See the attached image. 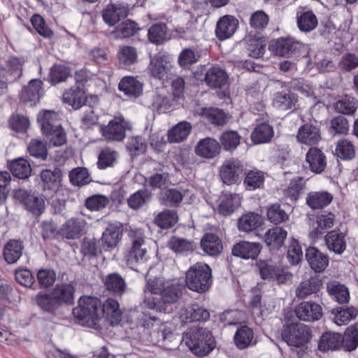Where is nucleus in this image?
I'll return each mask as SVG.
<instances>
[{
    "label": "nucleus",
    "mask_w": 358,
    "mask_h": 358,
    "mask_svg": "<svg viewBox=\"0 0 358 358\" xmlns=\"http://www.w3.org/2000/svg\"><path fill=\"white\" fill-rule=\"evenodd\" d=\"M186 343L198 356H206L215 348V340L211 333L201 327H192L187 334Z\"/></svg>",
    "instance_id": "obj_1"
},
{
    "label": "nucleus",
    "mask_w": 358,
    "mask_h": 358,
    "mask_svg": "<svg viewBox=\"0 0 358 358\" xmlns=\"http://www.w3.org/2000/svg\"><path fill=\"white\" fill-rule=\"evenodd\" d=\"M141 325L145 329H152L150 332V341L154 345H162L166 348H171V343L176 339L171 327L162 324L155 317L145 315Z\"/></svg>",
    "instance_id": "obj_2"
},
{
    "label": "nucleus",
    "mask_w": 358,
    "mask_h": 358,
    "mask_svg": "<svg viewBox=\"0 0 358 358\" xmlns=\"http://www.w3.org/2000/svg\"><path fill=\"white\" fill-rule=\"evenodd\" d=\"M100 301L96 297L83 296L78 301L77 307L73 309V316L82 323L88 326L95 324L94 321L101 318Z\"/></svg>",
    "instance_id": "obj_3"
},
{
    "label": "nucleus",
    "mask_w": 358,
    "mask_h": 358,
    "mask_svg": "<svg viewBox=\"0 0 358 358\" xmlns=\"http://www.w3.org/2000/svg\"><path fill=\"white\" fill-rule=\"evenodd\" d=\"M281 336L289 345L299 348L310 341L311 331L303 324H291L282 330Z\"/></svg>",
    "instance_id": "obj_4"
},
{
    "label": "nucleus",
    "mask_w": 358,
    "mask_h": 358,
    "mask_svg": "<svg viewBox=\"0 0 358 358\" xmlns=\"http://www.w3.org/2000/svg\"><path fill=\"white\" fill-rule=\"evenodd\" d=\"M129 236L131 241V247L127 257L128 263L134 265L136 263L143 262L146 259L145 255L147 253L143 231L141 229H131Z\"/></svg>",
    "instance_id": "obj_5"
},
{
    "label": "nucleus",
    "mask_w": 358,
    "mask_h": 358,
    "mask_svg": "<svg viewBox=\"0 0 358 358\" xmlns=\"http://www.w3.org/2000/svg\"><path fill=\"white\" fill-rule=\"evenodd\" d=\"M172 69V62L165 52H159L150 57L148 70L152 77L164 80L169 78Z\"/></svg>",
    "instance_id": "obj_6"
},
{
    "label": "nucleus",
    "mask_w": 358,
    "mask_h": 358,
    "mask_svg": "<svg viewBox=\"0 0 358 358\" xmlns=\"http://www.w3.org/2000/svg\"><path fill=\"white\" fill-rule=\"evenodd\" d=\"M211 278V270H187L185 282L189 289L202 293L210 288Z\"/></svg>",
    "instance_id": "obj_7"
},
{
    "label": "nucleus",
    "mask_w": 358,
    "mask_h": 358,
    "mask_svg": "<svg viewBox=\"0 0 358 358\" xmlns=\"http://www.w3.org/2000/svg\"><path fill=\"white\" fill-rule=\"evenodd\" d=\"M15 198L22 203L24 208L34 215H40L45 210V201L35 192L19 189L15 192Z\"/></svg>",
    "instance_id": "obj_8"
},
{
    "label": "nucleus",
    "mask_w": 358,
    "mask_h": 358,
    "mask_svg": "<svg viewBox=\"0 0 358 358\" xmlns=\"http://www.w3.org/2000/svg\"><path fill=\"white\" fill-rule=\"evenodd\" d=\"M243 172V166L237 159L226 160L221 166L220 176L224 183L235 184L241 180Z\"/></svg>",
    "instance_id": "obj_9"
},
{
    "label": "nucleus",
    "mask_w": 358,
    "mask_h": 358,
    "mask_svg": "<svg viewBox=\"0 0 358 358\" xmlns=\"http://www.w3.org/2000/svg\"><path fill=\"white\" fill-rule=\"evenodd\" d=\"M303 44L292 37L280 38L271 41L268 50L276 55L286 56L296 54L302 48Z\"/></svg>",
    "instance_id": "obj_10"
},
{
    "label": "nucleus",
    "mask_w": 358,
    "mask_h": 358,
    "mask_svg": "<svg viewBox=\"0 0 358 358\" xmlns=\"http://www.w3.org/2000/svg\"><path fill=\"white\" fill-rule=\"evenodd\" d=\"M86 224L84 219L73 217L61 226L57 234L62 239L77 240L84 234Z\"/></svg>",
    "instance_id": "obj_11"
},
{
    "label": "nucleus",
    "mask_w": 358,
    "mask_h": 358,
    "mask_svg": "<svg viewBox=\"0 0 358 358\" xmlns=\"http://www.w3.org/2000/svg\"><path fill=\"white\" fill-rule=\"evenodd\" d=\"M128 123L122 117H115L108 125L102 127L101 131L102 136L108 141H122L126 136V129Z\"/></svg>",
    "instance_id": "obj_12"
},
{
    "label": "nucleus",
    "mask_w": 358,
    "mask_h": 358,
    "mask_svg": "<svg viewBox=\"0 0 358 358\" xmlns=\"http://www.w3.org/2000/svg\"><path fill=\"white\" fill-rule=\"evenodd\" d=\"M129 13V8L127 3L117 1L108 4L103 10L102 17L107 24L114 26L122 19L127 17Z\"/></svg>",
    "instance_id": "obj_13"
},
{
    "label": "nucleus",
    "mask_w": 358,
    "mask_h": 358,
    "mask_svg": "<svg viewBox=\"0 0 358 358\" xmlns=\"http://www.w3.org/2000/svg\"><path fill=\"white\" fill-rule=\"evenodd\" d=\"M295 312L297 317L305 322L317 321L323 315L321 306L312 301L300 303L296 306Z\"/></svg>",
    "instance_id": "obj_14"
},
{
    "label": "nucleus",
    "mask_w": 358,
    "mask_h": 358,
    "mask_svg": "<svg viewBox=\"0 0 358 358\" xmlns=\"http://www.w3.org/2000/svg\"><path fill=\"white\" fill-rule=\"evenodd\" d=\"M238 26V20L229 15L220 17L217 22L215 35L220 41L229 38L234 35Z\"/></svg>",
    "instance_id": "obj_15"
},
{
    "label": "nucleus",
    "mask_w": 358,
    "mask_h": 358,
    "mask_svg": "<svg viewBox=\"0 0 358 358\" xmlns=\"http://www.w3.org/2000/svg\"><path fill=\"white\" fill-rule=\"evenodd\" d=\"M306 162L309 169L315 173H322L327 167V157L317 147H311L306 155Z\"/></svg>",
    "instance_id": "obj_16"
},
{
    "label": "nucleus",
    "mask_w": 358,
    "mask_h": 358,
    "mask_svg": "<svg viewBox=\"0 0 358 358\" xmlns=\"http://www.w3.org/2000/svg\"><path fill=\"white\" fill-rule=\"evenodd\" d=\"M99 313L101 318L104 316L112 325L118 324L122 320V313L115 299L109 298L102 305L100 303Z\"/></svg>",
    "instance_id": "obj_17"
},
{
    "label": "nucleus",
    "mask_w": 358,
    "mask_h": 358,
    "mask_svg": "<svg viewBox=\"0 0 358 358\" xmlns=\"http://www.w3.org/2000/svg\"><path fill=\"white\" fill-rule=\"evenodd\" d=\"M221 145L218 141L212 138L201 139L195 146V153L206 159H213L220 152Z\"/></svg>",
    "instance_id": "obj_18"
},
{
    "label": "nucleus",
    "mask_w": 358,
    "mask_h": 358,
    "mask_svg": "<svg viewBox=\"0 0 358 358\" xmlns=\"http://www.w3.org/2000/svg\"><path fill=\"white\" fill-rule=\"evenodd\" d=\"M204 81L211 88L221 89L227 84L228 75L223 69L212 66L206 71Z\"/></svg>",
    "instance_id": "obj_19"
},
{
    "label": "nucleus",
    "mask_w": 358,
    "mask_h": 358,
    "mask_svg": "<svg viewBox=\"0 0 358 358\" xmlns=\"http://www.w3.org/2000/svg\"><path fill=\"white\" fill-rule=\"evenodd\" d=\"M184 286L178 281H166L161 294V299L164 304L168 305L171 310V304L176 303L182 296Z\"/></svg>",
    "instance_id": "obj_20"
},
{
    "label": "nucleus",
    "mask_w": 358,
    "mask_h": 358,
    "mask_svg": "<svg viewBox=\"0 0 358 358\" xmlns=\"http://www.w3.org/2000/svg\"><path fill=\"white\" fill-rule=\"evenodd\" d=\"M320 129L311 124H305L301 126L297 133L298 141L303 144L313 145L318 143L321 140Z\"/></svg>",
    "instance_id": "obj_21"
},
{
    "label": "nucleus",
    "mask_w": 358,
    "mask_h": 358,
    "mask_svg": "<svg viewBox=\"0 0 358 358\" xmlns=\"http://www.w3.org/2000/svg\"><path fill=\"white\" fill-rule=\"evenodd\" d=\"M59 114L55 110H45L38 115V121L43 133H50L61 126Z\"/></svg>",
    "instance_id": "obj_22"
},
{
    "label": "nucleus",
    "mask_w": 358,
    "mask_h": 358,
    "mask_svg": "<svg viewBox=\"0 0 358 358\" xmlns=\"http://www.w3.org/2000/svg\"><path fill=\"white\" fill-rule=\"evenodd\" d=\"M261 244L242 241L235 245L232 248V254L243 259H255L261 251Z\"/></svg>",
    "instance_id": "obj_23"
},
{
    "label": "nucleus",
    "mask_w": 358,
    "mask_h": 358,
    "mask_svg": "<svg viewBox=\"0 0 358 358\" xmlns=\"http://www.w3.org/2000/svg\"><path fill=\"white\" fill-rule=\"evenodd\" d=\"M121 237V229L115 225H109L100 239L102 249L106 251L113 250L117 245Z\"/></svg>",
    "instance_id": "obj_24"
},
{
    "label": "nucleus",
    "mask_w": 358,
    "mask_h": 358,
    "mask_svg": "<svg viewBox=\"0 0 358 358\" xmlns=\"http://www.w3.org/2000/svg\"><path fill=\"white\" fill-rule=\"evenodd\" d=\"M118 88L126 96L131 98L139 96L143 92V85L134 76H125L119 83Z\"/></svg>",
    "instance_id": "obj_25"
},
{
    "label": "nucleus",
    "mask_w": 358,
    "mask_h": 358,
    "mask_svg": "<svg viewBox=\"0 0 358 358\" xmlns=\"http://www.w3.org/2000/svg\"><path fill=\"white\" fill-rule=\"evenodd\" d=\"M325 243L329 250L342 254L346 248L345 234L338 230H332L325 236Z\"/></svg>",
    "instance_id": "obj_26"
},
{
    "label": "nucleus",
    "mask_w": 358,
    "mask_h": 358,
    "mask_svg": "<svg viewBox=\"0 0 358 358\" xmlns=\"http://www.w3.org/2000/svg\"><path fill=\"white\" fill-rule=\"evenodd\" d=\"M240 206L241 198L238 194L225 192L220 196L218 211L220 214L227 216L231 214Z\"/></svg>",
    "instance_id": "obj_27"
},
{
    "label": "nucleus",
    "mask_w": 358,
    "mask_h": 358,
    "mask_svg": "<svg viewBox=\"0 0 358 358\" xmlns=\"http://www.w3.org/2000/svg\"><path fill=\"white\" fill-rule=\"evenodd\" d=\"M333 200V196L327 191L310 192L306 197L307 205L313 210L327 206Z\"/></svg>",
    "instance_id": "obj_28"
},
{
    "label": "nucleus",
    "mask_w": 358,
    "mask_h": 358,
    "mask_svg": "<svg viewBox=\"0 0 358 358\" xmlns=\"http://www.w3.org/2000/svg\"><path fill=\"white\" fill-rule=\"evenodd\" d=\"M41 90L42 82L39 80H32L22 90L20 99L24 102L36 103L40 99Z\"/></svg>",
    "instance_id": "obj_29"
},
{
    "label": "nucleus",
    "mask_w": 358,
    "mask_h": 358,
    "mask_svg": "<svg viewBox=\"0 0 358 358\" xmlns=\"http://www.w3.org/2000/svg\"><path fill=\"white\" fill-rule=\"evenodd\" d=\"M245 43L250 57L259 58L263 56L266 45L263 38L250 35L245 38Z\"/></svg>",
    "instance_id": "obj_30"
},
{
    "label": "nucleus",
    "mask_w": 358,
    "mask_h": 358,
    "mask_svg": "<svg viewBox=\"0 0 358 358\" xmlns=\"http://www.w3.org/2000/svg\"><path fill=\"white\" fill-rule=\"evenodd\" d=\"M201 246L203 250L210 256L221 253L223 246L221 239L215 234L208 233L202 238Z\"/></svg>",
    "instance_id": "obj_31"
},
{
    "label": "nucleus",
    "mask_w": 358,
    "mask_h": 358,
    "mask_svg": "<svg viewBox=\"0 0 358 358\" xmlns=\"http://www.w3.org/2000/svg\"><path fill=\"white\" fill-rule=\"evenodd\" d=\"M85 101V92L80 86L73 87L63 94V101L71 106L74 109L81 108Z\"/></svg>",
    "instance_id": "obj_32"
},
{
    "label": "nucleus",
    "mask_w": 358,
    "mask_h": 358,
    "mask_svg": "<svg viewBox=\"0 0 358 358\" xmlns=\"http://www.w3.org/2000/svg\"><path fill=\"white\" fill-rule=\"evenodd\" d=\"M343 343V336L338 333L326 332L321 336L318 348L321 351L336 350Z\"/></svg>",
    "instance_id": "obj_33"
},
{
    "label": "nucleus",
    "mask_w": 358,
    "mask_h": 358,
    "mask_svg": "<svg viewBox=\"0 0 358 358\" xmlns=\"http://www.w3.org/2000/svg\"><path fill=\"white\" fill-rule=\"evenodd\" d=\"M204 120L216 126H222L226 123V114L217 108H201L197 111Z\"/></svg>",
    "instance_id": "obj_34"
},
{
    "label": "nucleus",
    "mask_w": 358,
    "mask_h": 358,
    "mask_svg": "<svg viewBox=\"0 0 358 358\" xmlns=\"http://www.w3.org/2000/svg\"><path fill=\"white\" fill-rule=\"evenodd\" d=\"M296 102V96L291 92H276L273 99V106L280 110H294Z\"/></svg>",
    "instance_id": "obj_35"
},
{
    "label": "nucleus",
    "mask_w": 358,
    "mask_h": 358,
    "mask_svg": "<svg viewBox=\"0 0 358 358\" xmlns=\"http://www.w3.org/2000/svg\"><path fill=\"white\" fill-rule=\"evenodd\" d=\"M287 233L282 227H275L266 231L264 241L271 249H278L283 244Z\"/></svg>",
    "instance_id": "obj_36"
},
{
    "label": "nucleus",
    "mask_w": 358,
    "mask_h": 358,
    "mask_svg": "<svg viewBox=\"0 0 358 358\" xmlns=\"http://www.w3.org/2000/svg\"><path fill=\"white\" fill-rule=\"evenodd\" d=\"M184 194L176 188H170L162 190L159 199L161 204L166 207H177L182 201Z\"/></svg>",
    "instance_id": "obj_37"
},
{
    "label": "nucleus",
    "mask_w": 358,
    "mask_h": 358,
    "mask_svg": "<svg viewBox=\"0 0 358 358\" xmlns=\"http://www.w3.org/2000/svg\"><path fill=\"white\" fill-rule=\"evenodd\" d=\"M52 292L58 302H59L61 306L63 305H69L73 303L75 289L71 285H57Z\"/></svg>",
    "instance_id": "obj_38"
},
{
    "label": "nucleus",
    "mask_w": 358,
    "mask_h": 358,
    "mask_svg": "<svg viewBox=\"0 0 358 358\" xmlns=\"http://www.w3.org/2000/svg\"><path fill=\"white\" fill-rule=\"evenodd\" d=\"M327 289L328 293L334 296L338 303L342 304L349 301L350 292L345 285L337 281H331L327 283Z\"/></svg>",
    "instance_id": "obj_39"
},
{
    "label": "nucleus",
    "mask_w": 358,
    "mask_h": 358,
    "mask_svg": "<svg viewBox=\"0 0 358 358\" xmlns=\"http://www.w3.org/2000/svg\"><path fill=\"white\" fill-rule=\"evenodd\" d=\"M191 130L190 123L180 122L169 131L168 140L170 143H180L188 136Z\"/></svg>",
    "instance_id": "obj_40"
},
{
    "label": "nucleus",
    "mask_w": 358,
    "mask_h": 358,
    "mask_svg": "<svg viewBox=\"0 0 358 358\" xmlns=\"http://www.w3.org/2000/svg\"><path fill=\"white\" fill-rule=\"evenodd\" d=\"M262 223V217L257 213L250 212L239 218L238 226L239 230L250 232L260 227Z\"/></svg>",
    "instance_id": "obj_41"
},
{
    "label": "nucleus",
    "mask_w": 358,
    "mask_h": 358,
    "mask_svg": "<svg viewBox=\"0 0 358 358\" xmlns=\"http://www.w3.org/2000/svg\"><path fill=\"white\" fill-rule=\"evenodd\" d=\"M321 285V282L317 278H310L302 281L296 289V296L299 299H305L317 292Z\"/></svg>",
    "instance_id": "obj_42"
},
{
    "label": "nucleus",
    "mask_w": 358,
    "mask_h": 358,
    "mask_svg": "<svg viewBox=\"0 0 358 358\" xmlns=\"http://www.w3.org/2000/svg\"><path fill=\"white\" fill-rule=\"evenodd\" d=\"M306 257L310 268H325L329 264L328 257L315 248L307 249Z\"/></svg>",
    "instance_id": "obj_43"
},
{
    "label": "nucleus",
    "mask_w": 358,
    "mask_h": 358,
    "mask_svg": "<svg viewBox=\"0 0 358 358\" xmlns=\"http://www.w3.org/2000/svg\"><path fill=\"white\" fill-rule=\"evenodd\" d=\"M36 302L42 310L48 313H54L61 307L52 291L49 294L41 292L38 294L36 296Z\"/></svg>",
    "instance_id": "obj_44"
},
{
    "label": "nucleus",
    "mask_w": 358,
    "mask_h": 358,
    "mask_svg": "<svg viewBox=\"0 0 358 358\" xmlns=\"http://www.w3.org/2000/svg\"><path fill=\"white\" fill-rule=\"evenodd\" d=\"M152 194L146 189H139L127 199V204L132 210H138L151 200Z\"/></svg>",
    "instance_id": "obj_45"
},
{
    "label": "nucleus",
    "mask_w": 358,
    "mask_h": 358,
    "mask_svg": "<svg viewBox=\"0 0 358 358\" xmlns=\"http://www.w3.org/2000/svg\"><path fill=\"white\" fill-rule=\"evenodd\" d=\"M253 338V330L248 326H241L235 334L234 342L238 349L243 350L252 344Z\"/></svg>",
    "instance_id": "obj_46"
},
{
    "label": "nucleus",
    "mask_w": 358,
    "mask_h": 358,
    "mask_svg": "<svg viewBox=\"0 0 358 358\" xmlns=\"http://www.w3.org/2000/svg\"><path fill=\"white\" fill-rule=\"evenodd\" d=\"M23 245L21 241L10 240L3 250V257L8 264L15 263L22 255Z\"/></svg>",
    "instance_id": "obj_47"
},
{
    "label": "nucleus",
    "mask_w": 358,
    "mask_h": 358,
    "mask_svg": "<svg viewBox=\"0 0 358 358\" xmlns=\"http://www.w3.org/2000/svg\"><path fill=\"white\" fill-rule=\"evenodd\" d=\"M335 215L330 212H322L317 217V227L310 232L312 238H316L323 234V230L331 228L334 225Z\"/></svg>",
    "instance_id": "obj_48"
},
{
    "label": "nucleus",
    "mask_w": 358,
    "mask_h": 358,
    "mask_svg": "<svg viewBox=\"0 0 358 358\" xmlns=\"http://www.w3.org/2000/svg\"><path fill=\"white\" fill-rule=\"evenodd\" d=\"M273 127L266 123L259 124L251 134V140L255 144L267 143L273 136Z\"/></svg>",
    "instance_id": "obj_49"
},
{
    "label": "nucleus",
    "mask_w": 358,
    "mask_h": 358,
    "mask_svg": "<svg viewBox=\"0 0 358 358\" xmlns=\"http://www.w3.org/2000/svg\"><path fill=\"white\" fill-rule=\"evenodd\" d=\"M118 158V152L111 148L106 147L103 148L99 155L97 160V167L99 169H106L113 167Z\"/></svg>",
    "instance_id": "obj_50"
},
{
    "label": "nucleus",
    "mask_w": 358,
    "mask_h": 358,
    "mask_svg": "<svg viewBox=\"0 0 358 358\" xmlns=\"http://www.w3.org/2000/svg\"><path fill=\"white\" fill-rule=\"evenodd\" d=\"M331 313L334 315V322L341 326L355 319L358 315V310L355 307L337 308H334Z\"/></svg>",
    "instance_id": "obj_51"
},
{
    "label": "nucleus",
    "mask_w": 358,
    "mask_h": 358,
    "mask_svg": "<svg viewBox=\"0 0 358 358\" xmlns=\"http://www.w3.org/2000/svg\"><path fill=\"white\" fill-rule=\"evenodd\" d=\"M9 169L13 175L18 178H27L31 173L29 162L24 158H18L10 162Z\"/></svg>",
    "instance_id": "obj_52"
},
{
    "label": "nucleus",
    "mask_w": 358,
    "mask_h": 358,
    "mask_svg": "<svg viewBox=\"0 0 358 358\" xmlns=\"http://www.w3.org/2000/svg\"><path fill=\"white\" fill-rule=\"evenodd\" d=\"M318 24L316 15L312 11H306L297 15V25L300 31L310 32Z\"/></svg>",
    "instance_id": "obj_53"
},
{
    "label": "nucleus",
    "mask_w": 358,
    "mask_h": 358,
    "mask_svg": "<svg viewBox=\"0 0 358 358\" xmlns=\"http://www.w3.org/2000/svg\"><path fill=\"white\" fill-rule=\"evenodd\" d=\"M62 177L61 171L56 168L54 170L45 169L41 171V178L44 189H54L56 188Z\"/></svg>",
    "instance_id": "obj_54"
},
{
    "label": "nucleus",
    "mask_w": 358,
    "mask_h": 358,
    "mask_svg": "<svg viewBox=\"0 0 358 358\" xmlns=\"http://www.w3.org/2000/svg\"><path fill=\"white\" fill-rule=\"evenodd\" d=\"M259 274L264 280L277 282L283 284L292 278V274L287 270H259Z\"/></svg>",
    "instance_id": "obj_55"
},
{
    "label": "nucleus",
    "mask_w": 358,
    "mask_h": 358,
    "mask_svg": "<svg viewBox=\"0 0 358 358\" xmlns=\"http://www.w3.org/2000/svg\"><path fill=\"white\" fill-rule=\"evenodd\" d=\"M335 154L341 159L351 160L355 157V147L348 139H341L336 144Z\"/></svg>",
    "instance_id": "obj_56"
},
{
    "label": "nucleus",
    "mask_w": 358,
    "mask_h": 358,
    "mask_svg": "<svg viewBox=\"0 0 358 358\" xmlns=\"http://www.w3.org/2000/svg\"><path fill=\"white\" fill-rule=\"evenodd\" d=\"M334 109L338 113L351 115L357 109V101L354 97L346 95L335 103Z\"/></svg>",
    "instance_id": "obj_57"
},
{
    "label": "nucleus",
    "mask_w": 358,
    "mask_h": 358,
    "mask_svg": "<svg viewBox=\"0 0 358 358\" xmlns=\"http://www.w3.org/2000/svg\"><path fill=\"white\" fill-rule=\"evenodd\" d=\"M178 220L176 211L165 210L158 213L155 218V223L162 229H169L174 226Z\"/></svg>",
    "instance_id": "obj_58"
},
{
    "label": "nucleus",
    "mask_w": 358,
    "mask_h": 358,
    "mask_svg": "<svg viewBox=\"0 0 358 358\" xmlns=\"http://www.w3.org/2000/svg\"><path fill=\"white\" fill-rule=\"evenodd\" d=\"M105 285L109 291L121 296L126 291V282L118 274L113 273L108 275L105 281Z\"/></svg>",
    "instance_id": "obj_59"
},
{
    "label": "nucleus",
    "mask_w": 358,
    "mask_h": 358,
    "mask_svg": "<svg viewBox=\"0 0 358 358\" xmlns=\"http://www.w3.org/2000/svg\"><path fill=\"white\" fill-rule=\"evenodd\" d=\"M120 64L123 67H127L135 64L138 60V52L135 48L123 46L117 52Z\"/></svg>",
    "instance_id": "obj_60"
},
{
    "label": "nucleus",
    "mask_w": 358,
    "mask_h": 358,
    "mask_svg": "<svg viewBox=\"0 0 358 358\" xmlns=\"http://www.w3.org/2000/svg\"><path fill=\"white\" fill-rule=\"evenodd\" d=\"M241 136L237 131H227L220 138V145L229 152L235 150L240 144Z\"/></svg>",
    "instance_id": "obj_61"
},
{
    "label": "nucleus",
    "mask_w": 358,
    "mask_h": 358,
    "mask_svg": "<svg viewBox=\"0 0 358 358\" xmlns=\"http://www.w3.org/2000/svg\"><path fill=\"white\" fill-rule=\"evenodd\" d=\"M166 32L167 27L165 24L156 23L148 29V39L153 44H162L166 40Z\"/></svg>",
    "instance_id": "obj_62"
},
{
    "label": "nucleus",
    "mask_w": 358,
    "mask_h": 358,
    "mask_svg": "<svg viewBox=\"0 0 358 358\" xmlns=\"http://www.w3.org/2000/svg\"><path fill=\"white\" fill-rule=\"evenodd\" d=\"M69 180L72 185L83 186L89 184L92 179L88 170L85 167H77L69 172Z\"/></svg>",
    "instance_id": "obj_63"
},
{
    "label": "nucleus",
    "mask_w": 358,
    "mask_h": 358,
    "mask_svg": "<svg viewBox=\"0 0 358 358\" xmlns=\"http://www.w3.org/2000/svg\"><path fill=\"white\" fill-rule=\"evenodd\" d=\"M139 29L138 24L131 20H126L120 24L115 29L117 38H124L133 36Z\"/></svg>",
    "instance_id": "obj_64"
}]
</instances>
